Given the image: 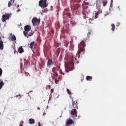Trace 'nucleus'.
Masks as SVG:
<instances>
[{
    "label": "nucleus",
    "instance_id": "36",
    "mask_svg": "<svg viewBox=\"0 0 126 126\" xmlns=\"http://www.w3.org/2000/svg\"><path fill=\"white\" fill-rule=\"evenodd\" d=\"M48 87H49V89H51V85H48Z\"/></svg>",
    "mask_w": 126,
    "mask_h": 126
},
{
    "label": "nucleus",
    "instance_id": "35",
    "mask_svg": "<svg viewBox=\"0 0 126 126\" xmlns=\"http://www.w3.org/2000/svg\"><path fill=\"white\" fill-rule=\"evenodd\" d=\"M28 74H29V73L26 72V76H28Z\"/></svg>",
    "mask_w": 126,
    "mask_h": 126
},
{
    "label": "nucleus",
    "instance_id": "25",
    "mask_svg": "<svg viewBox=\"0 0 126 126\" xmlns=\"http://www.w3.org/2000/svg\"><path fill=\"white\" fill-rule=\"evenodd\" d=\"M68 44H69V43H68V42L66 41L64 43V45L66 47V48H67L68 47Z\"/></svg>",
    "mask_w": 126,
    "mask_h": 126
},
{
    "label": "nucleus",
    "instance_id": "40",
    "mask_svg": "<svg viewBox=\"0 0 126 126\" xmlns=\"http://www.w3.org/2000/svg\"><path fill=\"white\" fill-rule=\"evenodd\" d=\"M17 7L18 8V7H19V5H17Z\"/></svg>",
    "mask_w": 126,
    "mask_h": 126
},
{
    "label": "nucleus",
    "instance_id": "28",
    "mask_svg": "<svg viewBox=\"0 0 126 126\" xmlns=\"http://www.w3.org/2000/svg\"><path fill=\"white\" fill-rule=\"evenodd\" d=\"M2 74V70L1 68H0V76H1V75Z\"/></svg>",
    "mask_w": 126,
    "mask_h": 126
},
{
    "label": "nucleus",
    "instance_id": "44",
    "mask_svg": "<svg viewBox=\"0 0 126 126\" xmlns=\"http://www.w3.org/2000/svg\"><path fill=\"white\" fill-rule=\"evenodd\" d=\"M111 2H113V0H111Z\"/></svg>",
    "mask_w": 126,
    "mask_h": 126
},
{
    "label": "nucleus",
    "instance_id": "34",
    "mask_svg": "<svg viewBox=\"0 0 126 126\" xmlns=\"http://www.w3.org/2000/svg\"><path fill=\"white\" fill-rule=\"evenodd\" d=\"M89 21H90V23H93L92 22V19H89Z\"/></svg>",
    "mask_w": 126,
    "mask_h": 126
},
{
    "label": "nucleus",
    "instance_id": "18",
    "mask_svg": "<svg viewBox=\"0 0 126 126\" xmlns=\"http://www.w3.org/2000/svg\"><path fill=\"white\" fill-rule=\"evenodd\" d=\"M111 27H112L111 30L112 31H113V32H114L115 31V29L116 28V26H115V24H112Z\"/></svg>",
    "mask_w": 126,
    "mask_h": 126
},
{
    "label": "nucleus",
    "instance_id": "3",
    "mask_svg": "<svg viewBox=\"0 0 126 126\" xmlns=\"http://www.w3.org/2000/svg\"><path fill=\"white\" fill-rule=\"evenodd\" d=\"M66 66L68 68H72L74 66V58L73 57L71 58V61L67 64H65V66Z\"/></svg>",
    "mask_w": 126,
    "mask_h": 126
},
{
    "label": "nucleus",
    "instance_id": "27",
    "mask_svg": "<svg viewBox=\"0 0 126 126\" xmlns=\"http://www.w3.org/2000/svg\"><path fill=\"white\" fill-rule=\"evenodd\" d=\"M24 122L23 121H21L20 122V126H23V124Z\"/></svg>",
    "mask_w": 126,
    "mask_h": 126
},
{
    "label": "nucleus",
    "instance_id": "8",
    "mask_svg": "<svg viewBox=\"0 0 126 126\" xmlns=\"http://www.w3.org/2000/svg\"><path fill=\"white\" fill-rule=\"evenodd\" d=\"M101 13H102V10L101 9H98V11L95 12L94 14L95 18H97L98 17V15H99V14H101Z\"/></svg>",
    "mask_w": 126,
    "mask_h": 126
},
{
    "label": "nucleus",
    "instance_id": "17",
    "mask_svg": "<svg viewBox=\"0 0 126 126\" xmlns=\"http://www.w3.org/2000/svg\"><path fill=\"white\" fill-rule=\"evenodd\" d=\"M29 123L31 125H33V124H35V120L33 119H30Z\"/></svg>",
    "mask_w": 126,
    "mask_h": 126
},
{
    "label": "nucleus",
    "instance_id": "24",
    "mask_svg": "<svg viewBox=\"0 0 126 126\" xmlns=\"http://www.w3.org/2000/svg\"><path fill=\"white\" fill-rule=\"evenodd\" d=\"M102 3L103 4V6H106V5L107 4V1L106 0L102 1Z\"/></svg>",
    "mask_w": 126,
    "mask_h": 126
},
{
    "label": "nucleus",
    "instance_id": "6",
    "mask_svg": "<svg viewBox=\"0 0 126 126\" xmlns=\"http://www.w3.org/2000/svg\"><path fill=\"white\" fill-rule=\"evenodd\" d=\"M9 17H10V14H6L5 15H3L2 16V22H5L7 19H9Z\"/></svg>",
    "mask_w": 126,
    "mask_h": 126
},
{
    "label": "nucleus",
    "instance_id": "45",
    "mask_svg": "<svg viewBox=\"0 0 126 126\" xmlns=\"http://www.w3.org/2000/svg\"><path fill=\"white\" fill-rule=\"evenodd\" d=\"M63 75H64V73H63Z\"/></svg>",
    "mask_w": 126,
    "mask_h": 126
},
{
    "label": "nucleus",
    "instance_id": "12",
    "mask_svg": "<svg viewBox=\"0 0 126 126\" xmlns=\"http://www.w3.org/2000/svg\"><path fill=\"white\" fill-rule=\"evenodd\" d=\"M0 50H3V41H2L1 38L0 39Z\"/></svg>",
    "mask_w": 126,
    "mask_h": 126
},
{
    "label": "nucleus",
    "instance_id": "37",
    "mask_svg": "<svg viewBox=\"0 0 126 126\" xmlns=\"http://www.w3.org/2000/svg\"><path fill=\"white\" fill-rule=\"evenodd\" d=\"M38 126H41V124H40V122H38Z\"/></svg>",
    "mask_w": 126,
    "mask_h": 126
},
{
    "label": "nucleus",
    "instance_id": "16",
    "mask_svg": "<svg viewBox=\"0 0 126 126\" xmlns=\"http://www.w3.org/2000/svg\"><path fill=\"white\" fill-rule=\"evenodd\" d=\"M4 85V83H3V81L2 80H0V90L2 88V86Z\"/></svg>",
    "mask_w": 126,
    "mask_h": 126
},
{
    "label": "nucleus",
    "instance_id": "1",
    "mask_svg": "<svg viewBox=\"0 0 126 126\" xmlns=\"http://www.w3.org/2000/svg\"><path fill=\"white\" fill-rule=\"evenodd\" d=\"M85 47H86V44H85V42H84V40H82L78 44V52L76 55V57L75 58V60H76V61H77V58L78 59H79V57H80V54H81V53H83V54H84V52H85Z\"/></svg>",
    "mask_w": 126,
    "mask_h": 126
},
{
    "label": "nucleus",
    "instance_id": "43",
    "mask_svg": "<svg viewBox=\"0 0 126 126\" xmlns=\"http://www.w3.org/2000/svg\"><path fill=\"white\" fill-rule=\"evenodd\" d=\"M21 73H22L23 72H22V70H21Z\"/></svg>",
    "mask_w": 126,
    "mask_h": 126
},
{
    "label": "nucleus",
    "instance_id": "42",
    "mask_svg": "<svg viewBox=\"0 0 126 126\" xmlns=\"http://www.w3.org/2000/svg\"><path fill=\"white\" fill-rule=\"evenodd\" d=\"M58 69H60V67L59 66L58 67Z\"/></svg>",
    "mask_w": 126,
    "mask_h": 126
},
{
    "label": "nucleus",
    "instance_id": "9",
    "mask_svg": "<svg viewBox=\"0 0 126 126\" xmlns=\"http://www.w3.org/2000/svg\"><path fill=\"white\" fill-rule=\"evenodd\" d=\"M24 31H32L31 30V27L30 26H29V25H27L26 26H25V28H24Z\"/></svg>",
    "mask_w": 126,
    "mask_h": 126
},
{
    "label": "nucleus",
    "instance_id": "4",
    "mask_svg": "<svg viewBox=\"0 0 126 126\" xmlns=\"http://www.w3.org/2000/svg\"><path fill=\"white\" fill-rule=\"evenodd\" d=\"M39 5L41 7V8H45L48 6L47 4V0H40L39 1Z\"/></svg>",
    "mask_w": 126,
    "mask_h": 126
},
{
    "label": "nucleus",
    "instance_id": "20",
    "mask_svg": "<svg viewBox=\"0 0 126 126\" xmlns=\"http://www.w3.org/2000/svg\"><path fill=\"white\" fill-rule=\"evenodd\" d=\"M15 40H16V37L15 36V35L14 34H13L11 36V40L12 41H15Z\"/></svg>",
    "mask_w": 126,
    "mask_h": 126
},
{
    "label": "nucleus",
    "instance_id": "22",
    "mask_svg": "<svg viewBox=\"0 0 126 126\" xmlns=\"http://www.w3.org/2000/svg\"><path fill=\"white\" fill-rule=\"evenodd\" d=\"M72 108H75L74 105H75V101L73 100V98H72Z\"/></svg>",
    "mask_w": 126,
    "mask_h": 126
},
{
    "label": "nucleus",
    "instance_id": "11",
    "mask_svg": "<svg viewBox=\"0 0 126 126\" xmlns=\"http://www.w3.org/2000/svg\"><path fill=\"white\" fill-rule=\"evenodd\" d=\"M34 45H35V41H32L30 44H28V46L29 48H30L31 49H32L34 47Z\"/></svg>",
    "mask_w": 126,
    "mask_h": 126
},
{
    "label": "nucleus",
    "instance_id": "19",
    "mask_svg": "<svg viewBox=\"0 0 126 126\" xmlns=\"http://www.w3.org/2000/svg\"><path fill=\"white\" fill-rule=\"evenodd\" d=\"M14 0H11V1H8V6L9 7H10V6H11V5H12L11 2H12V1H13V2H14Z\"/></svg>",
    "mask_w": 126,
    "mask_h": 126
},
{
    "label": "nucleus",
    "instance_id": "23",
    "mask_svg": "<svg viewBox=\"0 0 126 126\" xmlns=\"http://www.w3.org/2000/svg\"><path fill=\"white\" fill-rule=\"evenodd\" d=\"M98 2L96 3V9H100V8H101V4H98Z\"/></svg>",
    "mask_w": 126,
    "mask_h": 126
},
{
    "label": "nucleus",
    "instance_id": "21",
    "mask_svg": "<svg viewBox=\"0 0 126 126\" xmlns=\"http://www.w3.org/2000/svg\"><path fill=\"white\" fill-rule=\"evenodd\" d=\"M86 79L87 80H88V81H91L92 80V77L90 76H87L86 77Z\"/></svg>",
    "mask_w": 126,
    "mask_h": 126
},
{
    "label": "nucleus",
    "instance_id": "26",
    "mask_svg": "<svg viewBox=\"0 0 126 126\" xmlns=\"http://www.w3.org/2000/svg\"><path fill=\"white\" fill-rule=\"evenodd\" d=\"M67 93L69 94V95H71V92H70V91L69 90V89H67Z\"/></svg>",
    "mask_w": 126,
    "mask_h": 126
},
{
    "label": "nucleus",
    "instance_id": "48",
    "mask_svg": "<svg viewBox=\"0 0 126 126\" xmlns=\"http://www.w3.org/2000/svg\"><path fill=\"white\" fill-rule=\"evenodd\" d=\"M98 1H99V2H100V0H98Z\"/></svg>",
    "mask_w": 126,
    "mask_h": 126
},
{
    "label": "nucleus",
    "instance_id": "14",
    "mask_svg": "<svg viewBox=\"0 0 126 126\" xmlns=\"http://www.w3.org/2000/svg\"><path fill=\"white\" fill-rule=\"evenodd\" d=\"M18 52L20 53V54H22V53L24 52V50L23 49L22 46H21L18 48Z\"/></svg>",
    "mask_w": 126,
    "mask_h": 126
},
{
    "label": "nucleus",
    "instance_id": "33",
    "mask_svg": "<svg viewBox=\"0 0 126 126\" xmlns=\"http://www.w3.org/2000/svg\"><path fill=\"white\" fill-rule=\"evenodd\" d=\"M54 73H55V76H58V73H57L56 72H54Z\"/></svg>",
    "mask_w": 126,
    "mask_h": 126
},
{
    "label": "nucleus",
    "instance_id": "29",
    "mask_svg": "<svg viewBox=\"0 0 126 126\" xmlns=\"http://www.w3.org/2000/svg\"><path fill=\"white\" fill-rule=\"evenodd\" d=\"M52 71L53 72H56V67H54L53 68H52Z\"/></svg>",
    "mask_w": 126,
    "mask_h": 126
},
{
    "label": "nucleus",
    "instance_id": "13",
    "mask_svg": "<svg viewBox=\"0 0 126 126\" xmlns=\"http://www.w3.org/2000/svg\"><path fill=\"white\" fill-rule=\"evenodd\" d=\"M60 96V94H58V93H55L54 95H53V98L54 99H58L59 97Z\"/></svg>",
    "mask_w": 126,
    "mask_h": 126
},
{
    "label": "nucleus",
    "instance_id": "2",
    "mask_svg": "<svg viewBox=\"0 0 126 126\" xmlns=\"http://www.w3.org/2000/svg\"><path fill=\"white\" fill-rule=\"evenodd\" d=\"M77 102H78V100H77V101H76L75 107L71 111V117L73 118L74 120V119H76L77 117V111H76L77 109H78V107L77 106V105H78V103H77Z\"/></svg>",
    "mask_w": 126,
    "mask_h": 126
},
{
    "label": "nucleus",
    "instance_id": "39",
    "mask_svg": "<svg viewBox=\"0 0 126 126\" xmlns=\"http://www.w3.org/2000/svg\"><path fill=\"white\" fill-rule=\"evenodd\" d=\"M84 19H86V16H84Z\"/></svg>",
    "mask_w": 126,
    "mask_h": 126
},
{
    "label": "nucleus",
    "instance_id": "32",
    "mask_svg": "<svg viewBox=\"0 0 126 126\" xmlns=\"http://www.w3.org/2000/svg\"><path fill=\"white\" fill-rule=\"evenodd\" d=\"M19 96H20V98H21V95L20 94H18V95H15L14 96V97H19Z\"/></svg>",
    "mask_w": 126,
    "mask_h": 126
},
{
    "label": "nucleus",
    "instance_id": "30",
    "mask_svg": "<svg viewBox=\"0 0 126 126\" xmlns=\"http://www.w3.org/2000/svg\"><path fill=\"white\" fill-rule=\"evenodd\" d=\"M91 34V31H90L88 32V37H89L90 36V34Z\"/></svg>",
    "mask_w": 126,
    "mask_h": 126
},
{
    "label": "nucleus",
    "instance_id": "41",
    "mask_svg": "<svg viewBox=\"0 0 126 126\" xmlns=\"http://www.w3.org/2000/svg\"><path fill=\"white\" fill-rule=\"evenodd\" d=\"M45 115H46V113H43V116H45Z\"/></svg>",
    "mask_w": 126,
    "mask_h": 126
},
{
    "label": "nucleus",
    "instance_id": "10",
    "mask_svg": "<svg viewBox=\"0 0 126 126\" xmlns=\"http://www.w3.org/2000/svg\"><path fill=\"white\" fill-rule=\"evenodd\" d=\"M73 123V121L71 119H67L66 121V125H68V126H69V125H72V124Z\"/></svg>",
    "mask_w": 126,
    "mask_h": 126
},
{
    "label": "nucleus",
    "instance_id": "15",
    "mask_svg": "<svg viewBox=\"0 0 126 126\" xmlns=\"http://www.w3.org/2000/svg\"><path fill=\"white\" fill-rule=\"evenodd\" d=\"M52 63H53V60L52 59L48 60L47 62V65L48 66H50V65H52Z\"/></svg>",
    "mask_w": 126,
    "mask_h": 126
},
{
    "label": "nucleus",
    "instance_id": "5",
    "mask_svg": "<svg viewBox=\"0 0 126 126\" xmlns=\"http://www.w3.org/2000/svg\"><path fill=\"white\" fill-rule=\"evenodd\" d=\"M23 33L24 35L25 36V37H27V38H29V37L33 35V33H32V31H28L27 32L24 31Z\"/></svg>",
    "mask_w": 126,
    "mask_h": 126
},
{
    "label": "nucleus",
    "instance_id": "46",
    "mask_svg": "<svg viewBox=\"0 0 126 126\" xmlns=\"http://www.w3.org/2000/svg\"><path fill=\"white\" fill-rule=\"evenodd\" d=\"M11 99H12V98H13V97H11Z\"/></svg>",
    "mask_w": 126,
    "mask_h": 126
},
{
    "label": "nucleus",
    "instance_id": "38",
    "mask_svg": "<svg viewBox=\"0 0 126 126\" xmlns=\"http://www.w3.org/2000/svg\"><path fill=\"white\" fill-rule=\"evenodd\" d=\"M21 69L22 70V65H21Z\"/></svg>",
    "mask_w": 126,
    "mask_h": 126
},
{
    "label": "nucleus",
    "instance_id": "7",
    "mask_svg": "<svg viewBox=\"0 0 126 126\" xmlns=\"http://www.w3.org/2000/svg\"><path fill=\"white\" fill-rule=\"evenodd\" d=\"M32 21L33 26L38 25V24L40 23V20L38 19L37 18H33Z\"/></svg>",
    "mask_w": 126,
    "mask_h": 126
},
{
    "label": "nucleus",
    "instance_id": "47",
    "mask_svg": "<svg viewBox=\"0 0 126 126\" xmlns=\"http://www.w3.org/2000/svg\"><path fill=\"white\" fill-rule=\"evenodd\" d=\"M70 98H71V95L70 96Z\"/></svg>",
    "mask_w": 126,
    "mask_h": 126
},
{
    "label": "nucleus",
    "instance_id": "31",
    "mask_svg": "<svg viewBox=\"0 0 126 126\" xmlns=\"http://www.w3.org/2000/svg\"><path fill=\"white\" fill-rule=\"evenodd\" d=\"M53 93H54V89L51 90V94H53Z\"/></svg>",
    "mask_w": 126,
    "mask_h": 126
}]
</instances>
